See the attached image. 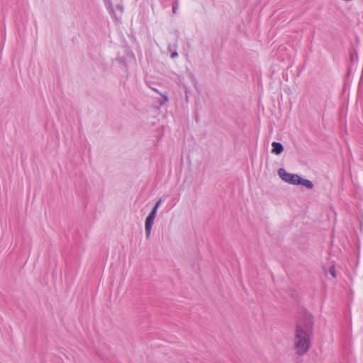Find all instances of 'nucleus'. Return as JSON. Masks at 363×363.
<instances>
[{"label":"nucleus","mask_w":363,"mask_h":363,"mask_svg":"<svg viewBox=\"0 0 363 363\" xmlns=\"http://www.w3.org/2000/svg\"><path fill=\"white\" fill-rule=\"evenodd\" d=\"M154 220H155V218H150L148 216L146 218L145 228L146 235L147 238L150 235L152 227L154 223Z\"/></svg>","instance_id":"3"},{"label":"nucleus","mask_w":363,"mask_h":363,"mask_svg":"<svg viewBox=\"0 0 363 363\" xmlns=\"http://www.w3.org/2000/svg\"><path fill=\"white\" fill-rule=\"evenodd\" d=\"M157 215V211H155V209H152L148 217L153 218L155 219Z\"/></svg>","instance_id":"6"},{"label":"nucleus","mask_w":363,"mask_h":363,"mask_svg":"<svg viewBox=\"0 0 363 363\" xmlns=\"http://www.w3.org/2000/svg\"><path fill=\"white\" fill-rule=\"evenodd\" d=\"M313 320L311 317L298 322L295 333L294 348L300 355L305 354L310 347Z\"/></svg>","instance_id":"1"},{"label":"nucleus","mask_w":363,"mask_h":363,"mask_svg":"<svg viewBox=\"0 0 363 363\" xmlns=\"http://www.w3.org/2000/svg\"><path fill=\"white\" fill-rule=\"evenodd\" d=\"M272 147V152L276 155H280L284 150V147L280 143L273 142Z\"/></svg>","instance_id":"4"},{"label":"nucleus","mask_w":363,"mask_h":363,"mask_svg":"<svg viewBox=\"0 0 363 363\" xmlns=\"http://www.w3.org/2000/svg\"><path fill=\"white\" fill-rule=\"evenodd\" d=\"M329 273L331 274V276H332L333 278H335V277H336L335 267L331 266V267L329 268Z\"/></svg>","instance_id":"5"},{"label":"nucleus","mask_w":363,"mask_h":363,"mask_svg":"<svg viewBox=\"0 0 363 363\" xmlns=\"http://www.w3.org/2000/svg\"><path fill=\"white\" fill-rule=\"evenodd\" d=\"M177 53H173V54L172 55V57H174V56H177Z\"/></svg>","instance_id":"8"},{"label":"nucleus","mask_w":363,"mask_h":363,"mask_svg":"<svg viewBox=\"0 0 363 363\" xmlns=\"http://www.w3.org/2000/svg\"><path fill=\"white\" fill-rule=\"evenodd\" d=\"M277 174L284 182L290 184H301L307 189H312L313 186V184L311 181L303 179L298 174L289 173L283 168L279 169Z\"/></svg>","instance_id":"2"},{"label":"nucleus","mask_w":363,"mask_h":363,"mask_svg":"<svg viewBox=\"0 0 363 363\" xmlns=\"http://www.w3.org/2000/svg\"><path fill=\"white\" fill-rule=\"evenodd\" d=\"M118 9H120V11H122V8L121 6H118Z\"/></svg>","instance_id":"9"},{"label":"nucleus","mask_w":363,"mask_h":363,"mask_svg":"<svg viewBox=\"0 0 363 363\" xmlns=\"http://www.w3.org/2000/svg\"><path fill=\"white\" fill-rule=\"evenodd\" d=\"M162 203V201L161 200H159L155 205L153 209H155V211L157 212V210H158V208L160 207V206L161 205Z\"/></svg>","instance_id":"7"}]
</instances>
